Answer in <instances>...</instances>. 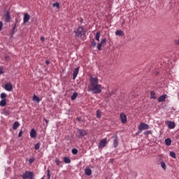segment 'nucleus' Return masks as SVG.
I'll return each instance as SVG.
<instances>
[{
	"mask_svg": "<svg viewBox=\"0 0 179 179\" xmlns=\"http://www.w3.org/2000/svg\"><path fill=\"white\" fill-rule=\"evenodd\" d=\"M19 127H20V124L19 122L16 121L13 123V129L16 130L17 128H19Z\"/></svg>",
	"mask_w": 179,
	"mask_h": 179,
	"instance_id": "f3484780",
	"label": "nucleus"
},
{
	"mask_svg": "<svg viewBox=\"0 0 179 179\" xmlns=\"http://www.w3.org/2000/svg\"><path fill=\"white\" fill-rule=\"evenodd\" d=\"M103 45L101 43H99L98 45H97V50L98 51H101V46Z\"/></svg>",
	"mask_w": 179,
	"mask_h": 179,
	"instance_id": "473e14b6",
	"label": "nucleus"
},
{
	"mask_svg": "<svg viewBox=\"0 0 179 179\" xmlns=\"http://www.w3.org/2000/svg\"><path fill=\"white\" fill-rule=\"evenodd\" d=\"M100 31H97L95 36V40H96V41H100Z\"/></svg>",
	"mask_w": 179,
	"mask_h": 179,
	"instance_id": "aec40b11",
	"label": "nucleus"
},
{
	"mask_svg": "<svg viewBox=\"0 0 179 179\" xmlns=\"http://www.w3.org/2000/svg\"><path fill=\"white\" fill-rule=\"evenodd\" d=\"M85 176H92V169L90 168H86L85 169Z\"/></svg>",
	"mask_w": 179,
	"mask_h": 179,
	"instance_id": "dca6fc26",
	"label": "nucleus"
},
{
	"mask_svg": "<svg viewBox=\"0 0 179 179\" xmlns=\"http://www.w3.org/2000/svg\"><path fill=\"white\" fill-rule=\"evenodd\" d=\"M45 41V38H44L43 36L41 37V41Z\"/></svg>",
	"mask_w": 179,
	"mask_h": 179,
	"instance_id": "49530a36",
	"label": "nucleus"
},
{
	"mask_svg": "<svg viewBox=\"0 0 179 179\" xmlns=\"http://www.w3.org/2000/svg\"><path fill=\"white\" fill-rule=\"evenodd\" d=\"M120 120L122 124H127V115L124 113L120 114Z\"/></svg>",
	"mask_w": 179,
	"mask_h": 179,
	"instance_id": "1a4fd4ad",
	"label": "nucleus"
},
{
	"mask_svg": "<svg viewBox=\"0 0 179 179\" xmlns=\"http://www.w3.org/2000/svg\"><path fill=\"white\" fill-rule=\"evenodd\" d=\"M161 166L163 168L164 170H166L167 169V166H166V163H164V162H162L161 163Z\"/></svg>",
	"mask_w": 179,
	"mask_h": 179,
	"instance_id": "c756f323",
	"label": "nucleus"
},
{
	"mask_svg": "<svg viewBox=\"0 0 179 179\" xmlns=\"http://www.w3.org/2000/svg\"><path fill=\"white\" fill-rule=\"evenodd\" d=\"M170 157H173V159H176V152L171 151L170 152Z\"/></svg>",
	"mask_w": 179,
	"mask_h": 179,
	"instance_id": "c85d7f7f",
	"label": "nucleus"
},
{
	"mask_svg": "<svg viewBox=\"0 0 179 179\" xmlns=\"http://www.w3.org/2000/svg\"><path fill=\"white\" fill-rule=\"evenodd\" d=\"M73 33H75V38L76 40H79V38H82V36H84V37L86 36V31H85V28L83 27H78L77 29L73 31Z\"/></svg>",
	"mask_w": 179,
	"mask_h": 179,
	"instance_id": "f03ea898",
	"label": "nucleus"
},
{
	"mask_svg": "<svg viewBox=\"0 0 179 179\" xmlns=\"http://www.w3.org/2000/svg\"><path fill=\"white\" fill-rule=\"evenodd\" d=\"M71 152L73 155H78V149L76 148H73Z\"/></svg>",
	"mask_w": 179,
	"mask_h": 179,
	"instance_id": "f704fd0d",
	"label": "nucleus"
},
{
	"mask_svg": "<svg viewBox=\"0 0 179 179\" xmlns=\"http://www.w3.org/2000/svg\"><path fill=\"white\" fill-rule=\"evenodd\" d=\"M50 169H48V170H47L48 179L51 178V174H50Z\"/></svg>",
	"mask_w": 179,
	"mask_h": 179,
	"instance_id": "c9c22d12",
	"label": "nucleus"
},
{
	"mask_svg": "<svg viewBox=\"0 0 179 179\" xmlns=\"http://www.w3.org/2000/svg\"><path fill=\"white\" fill-rule=\"evenodd\" d=\"M150 128V127H149V124L145 122H141L138 125V129H140V131H143V129H149Z\"/></svg>",
	"mask_w": 179,
	"mask_h": 179,
	"instance_id": "39448f33",
	"label": "nucleus"
},
{
	"mask_svg": "<svg viewBox=\"0 0 179 179\" xmlns=\"http://www.w3.org/2000/svg\"><path fill=\"white\" fill-rule=\"evenodd\" d=\"M6 22H10V13L9 11H6L5 15Z\"/></svg>",
	"mask_w": 179,
	"mask_h": 179,
	"instance_id": "2eb2a0df",
	"label": "nucleus"
},
{
	"mask_svg": "<svg viewBox=\"0 0 179 179\" xmlns=\"http://www.w3.org/2000/svg\"><path fill=\"white\" fill-rule=\"evenodd\" d=\"M33 100L34 101H36V103H40V98H38V96L36 95H34Z\"/></svg>",
	"mask_w": 179,
	"mask_h": 179,
	"instance_id": "393cba45",
	"label": "nucleus"
},
{
	"mask_svg": "<svg viewBox=\"0 0 179 179\" xmlns=\"http://www.w3.org/2000/svg\"><path fill=\"white\" fill-rule=\"evenodd\" d=\"M30 137L32 138H37V131H36V129H32L30 132Z\"/></svg>",
	"mask_w": 179,
	"mask_h": 179,
	"instance_id": "f8f14e48",
	"label": "nucleus"
},
{
	"mask_svg": "<svg viewBox=\"0 0 179 179\" xmlns=\"http://www.w3.org/2000/svg\"><path fill=\"white\" fill-rule=\"evenodd\" d=\"M55 162L56 163L57 166H61V164H62V162L58 158L55 159Z\"/></svg>",
	"mask_w": 179,
	"mask_h": 179,
	"instance_id": "b1692460",
	"label": "nucleus"
},
{
	"mask_svg": "<svg viewBox=\"0 0 179 179\" xmlns=\"http://www.w3.org/2000/svg\"><path fill=\"white\" fill-rule=\"evenodd\" d=\"M142 132V131H141V129H138V131L136 133V135H139V134H141Z\"/></svg>",
	"mask_w": 179,
	"mask_h": 179,
	"instance_id": "a18cd8bd",
	"label": "nucleus"
},
{
	"mask_svg": "<svg viewBox=\"0 0 179 179\" xmlns=\"http://www.w3.org/2000/svg\"><path fill=\"white\" fill-rule=\"evenodd\" d=\"M14 26H17V20H15V24Z\"/></svg>",
	"mask_w": 179,
	"mask_h": 179,
	"instance_id": "603ef678",
	"label": "nucleus"
},
{
	"mask_svg": "<svg viewBox=\"0 0 179 179\" xmlns=\"http://www.w3.org/2000/svg\"><path fill=\"white\" fill-rule=\"evenodd\" d=\"M22 134H23V131L20 130V131L18 134V137L20 138L22 136Z\"/></svg>",
	"mask_w": 179,
	"mask_h": 179,
	"instance_id": "79ce46f5",
	"label": "nucleus"
},
{
	"mask_svg": "<svg viewBox=\"0 0 179 179\" xmlns=\"http://www.w3.org/2000/svg\"><path fill=\"white\" fill-rule=\"evenodd\" d=\"M114 93H115L114 92H112L110 93V95L113 96V94H114Z\"/></svg>",
	"mask_w": 179,
	"mask_h": 179,
	"instance_id": "864d4df0",
	"label": "nucleus"
},
{
	"mask_svg": "<svg viewBox=\"0 0 179 179\" xmlns=\"http://www.w3.org/2000/svg\"><path fill=\"white\" fill-rule=\"evenodd\" d=\"M92 46L96 47V43H95L94 40H92Z\"/></svg>",
	"mask_w": 179,
	"mask_h": 179,
	"instance_id": "37998d69",
	"label": "nucleus"
},
{
	"mask_svg": "<svg viewBox=\"0 0 179 179\" xmlns=\"http://www.w3.org/2000/svg\"><path fill=\"white\" fill-rule=\"evenodd\" d=\"M78 97V92H74L71 96V100H75Z\"/></svg>",
	"mask_w": 179,
	"mask_h": 179,
	"instance_id": "a878e982",
	"label": "nucleus"
},
{
	"mask_svg": "<svg viewBox=\"0 0 179 179\" xmlns=\"http://www.w3.org/2000/svg\"><path fill=\"white\" fill-rule=\"evenodd\" d=\"M106 43H107V39L106 38H103L101 39V41L100 42L101 44H106Z\"/></svg>",
	"mask_w": 179,
	"mask_h": 179,
	"instance_id": "4c0bfd02",
	"label": "nucleus"
},
{
	"mask_svg": "<svg viewBox=\"0 0 179 179\" xmlns=\"http://www.w3.org/2000/svg\"><path fill=\"white\" fill-rule=\"evenodd\" d=\"M34 158H30L29 159V164H31V163H33L34 162Z\"/></svg>",
	"mask_w": 179,
	"mask_h": 179,
	"instance_id": "ea45409f",
	"label": "nucleus"
},
{
	"mask_svg": "<svg viewBox=\"0 0 179 179\" xmlns=\"http://www.w3.org/2000/svg\"><path fill=\"white\" fill-rule=\"evenodd\" d=\"M143 134L145 136L152 135V131L151 130L146 131L143 133Z\"/></svg>",
	"mask_w": 179,
	"mask_h": 179,
	"instance_id": "7c9ffc66",
	"label": "nucleus"
},
{
	"mask_svg": "<svg viewBox=\"0 0 179 179\" xmlns=\"http://www.w3.org/2000/svg\"><path fill=\"white\" fill-rule=\"evenodd\" d=\"M8 57H6V59H7Z\"/></svg>",
	"mask_w": 179,
	"mask_h": 179,
	"instance_id": "5fc2aeb1",
	"label": "nucleus"
},
{
	"mask_svg": "<svg viewBox=\"0 0 179 179\" xmlns=\"http://www.w3.org/2000/svg\"><path fill=\"white\" fill-rule=\"evenodd\" d=\"M29 20H30V15H29V13H25L24 15V23H27Z\"/></svg>",
	"mask_w": 179,
	"mask_h": 179,
	"instance_id": "ddd939ff",
	"label": "nucleus"
},
{
	"mask_svg": "<svg viewBox=\"0 0 179 179\" xmlns=\"http://www.w3.org/2000/svg\"><path fill=\"white\" fill-rule=\"evenodd\" d=\"M1 99H6V94L5 93H1L0 95Z\"/></svg>",
	"mask_w": 179,
	"mask_h": 179,
	"instance_id": "72a5a7b5",
	"label": "nucleus"
},
{
	"mask_svg": "<svg viewBox=\"0 0 179 179\" xmlns=\"http://www.w3.org/2000/svg\"><path fill=\"white\" fill-rule=\"evenodd\" d=\"M90 85L88 86L89 90L94 94L101 93V85L99 84V78L97 77L91 76L90 78Z\"/></svg>",
	"mask_w": 179,
	"mask_h": 179,
	"instance_id": "f257e3e1",
	"label": "nucleus"
},
{
	"mask_svg": "<svg viewBox=\"0 0 179 179\" xmlns=\"http://www.w3.org/2000/svg\"><path fill=\"white\" fill-rule=\"evenodd\" d=\"M5 106H6V99H2L0 101V106L1 107H5Z\"/></svg>",
	"mask_w": 179,
	"mask_h": 179,
	"instance_id": "412c9836",
	"label": "nucleus"
},
{
	"mask_svg": "<svg viewBox=\"0 0 179 179\" xmlns=\"http://www.w3.org/2000/svg\"><path fill=\"white\" fill-rule=\"evenodd\" d=\"M3 26V24L2 23L1 21H0V31L2 30Z\"/></svg>",
	"mask_w": 179,
	"mask_h": 179,
	"instance_id": "c03bdc74",
	"label": "nucleus"
},
{
	"mask_svg": "<svg viewBox=\"0 0 179 179\" xmlns=\"http://www.w3.org/2000/svg\"><path fill=\"white\" fill-rule=\"evenodd\" d=\"M106 145H107V138H103L99 141V148H106Z\"/></svg>",
	"mask_w": 179,
	"mask_h": 179,
	"instance_id": "423d86ee",
	"label": "nucleus"
},
{
	"mask_svg": "<svg viewBox=\"0 0 179 179\" xmlns=\"http://www.w3.org/2000/svg\"><path fill=\"white\" fill-rule=\"evenodd\" d=\"M116 36H124V31L122 30H117L115 32Z\"/></svg>",
	"mask_w": 179,
	"mask_h": 179,
	"instance_id": "4be33fe9",
	"label": "nucleus"
},
{
	"mask_svg": "<svg viewBox=\"0 0 179 179\" xmlns=\"http://www.w3.org/2000/svg\"><path fill=\"white\" fill-rule=\"evenodd\" d=\"M3 114L4 115H9L10 114V112L6 109L3 110Z\"/></svg>",
	"mask_w": 179,
	"mask_h": 179,
	"instance_id": "bb28decb",
	"label": "nucleus"
},
{
	"mask_svg": "<svg viewBox=\"0 0 179 179\" xmlns=\"http://www.w3.org/2000/svg\"><path fill=\"white\" fill-rule=\"evenodd\" d=\"M15 30H16V25H14L13 27V29H12V30H11L13 34H15Z\"/></svg>",
	"mask_w": 179,
	"mask_h": 179,
	"instance_id": "a19ab883",
	"label": "nucleus"
},
{
	"mask_svg": "<svg viewBox=\"0 0 179 179\" xmlns=\"http://www.w3.org/2000/svg\"><path fill=\"white\" fill-rule=\"evenodd\" d=\"M137 1H141V0H137Z\"/></svg>",
	"mask_w": 179,
	"mask_h": 179,
	"instance_id": "6e6d98bb",
	"label": "nucleus"
},
{
	"mask_svg": "<svg viewBox=\"0 0 179 179\" xmlns=\"http://www.w3.org/2000/svg\"><path fill=\"white\" fill-rule=\"evenodd\" d=\"M43 120L45 121V122L46 124V127H48V122H50V121L48 120H47L45 117L43 118Z\"/></svg>",
	"mask_w": 179,
	"mask_h": 179,
	"instance_id": "58836bf2",
	"label": "nucleus"
},
{
	"mask_svg": "<svg viewBox=\"0 0 179 179\" xmlns=\"http://www.w3.org/2000/svg\"><path fill=\"white\" fill-rule=\"evenodd\" d=\"M5 90L7 92H12V90L13 89V87L12 85V83H7L5 84V87H4Z\"/></svg>",
	"mask_w": 179,
	"mask_h": 179,
	"instance_id": "6e6552de",
	"label": "nucleus"
},
{
	"mask_svg": "<svg viewBox=\"0 0 179 179\" xmlns=\"http://www.w3.org/2000/svg\"><path fill=\"white\" fill-rule=\"evenodd\" d=\"M166 99H167V94H164L158 98L157 101L158 103H162L163 101H165Z\"/></svg>",
	"mask_w": 179,
	"mask_h": 179,
	"instance_id": "9d476101",
	"label": "nucleus"
},
{
	"mask_svg": "<svg viewBox=\"0 0 179 179\" xmlns=\"http://www.w3.org/2000/svg\"><path fill=\"white\" fill-rule=\"evenodd\" d=\"M45 64L46 65H50V60H46Z\"/></svg>",
	"mask_w": 179,
	"mask_h": 179,
	"instance_id": "8fccbe9b",
	"label": "nucleus"
},
{
	"mask_svg": "<svg viewBox=\"0 0 179 179\" xmlns=\"http://www.w3.org/2000/svg\"><path fill=\"white\" fill-rule=\"evenodd\" d=\"M165 144L166 145V146H170L171 145V138H168L165 139Z\"/></svg>",
	"mask_w": 179,
	"mask_h": 179,
	"instance_id": "6ab92c4d",
	"label": "nucleus"
},
{
	"mask_svg": "<svg viewBox=\"0 0 179 179\" xmlns=\"http://www.w3.org/2000/svg\"><path fill=\"white\" fill-rule=\"evenodd\" d=\"M2 73H3V71H2L1 69H0V75H2Z\"/></svg>",
	"mask_w": 179,
	"mask_h": 179,
	"instance_id": "3c124183",
	"label": "nucleus"
},
{
	"mask_svg": "<svg viewBox=\"0 0 179 179\" xmlns=\"http://www.w3.org/2000/svg\"><path fill=\"white\" fill-rule=\"evenodd\" d=\"M77 120L80 122L82 121V117H77Z\"/></svg>",
	"mask_w": 179,
	"mask_h": 179,
	"instance_id": "09e8293b",
	"label": "nucleus"
},
{
	"mask_svg": "<svg viewBox=\"0 0 179 179\" xmlns=\"http://www.w3.org/2000/svg\"><path fill=\"white\" fill-rule=\"evenodd\" d=\"M78 73H79V67H76L73 71V80H75L76 79V76H78Z\"/></svg>",
	"mask_w": 179,
	"mask_h": 179,
	"instance_id": "9b49d317",
	"label": "nucleus"
},
{
	"mask_svg": "<svg viewBox=\"0 0 179 179\" xmlns=\"http://www.w3.org/2000/svg\"><path fill=\"white\" fill-rule=\"evenodd\" d=\"M176 44H177V45H179V38H178V40H176L175 41Z\"/></svg>",
	"mask_w": 179,
	"mask_h": 179,
	"instance_id": "de8ad7c7",
	"label": "nucleus"
},
{
	"mask_svg": "<svg viewBox=\"0 0 179 179\" xmlns=\"http://www.w3.org/2000/svg\"><path fill=\"white\" fill-rule=\"evenodd\" d=\"M96 117L97 118H101V112L100 110L96 111Z\"/></svg>",
	"mask_w": 179,
	"mask_h": 179,
	"instance_id": "2f4dec72",
	"label": "nucleus"
},
{
	"mask_svg": "<svg viewBox=\"0 0 179 179\" xmlns=\"http://www.w3.org/2000/svg\"><path fill=\"white\" fill-rule=\"evenodd\" d=\"M34 173H33V171H25V173H24L22 175V177L23 179H35L34 177Z\"/></svg>",
	"mask_w": 179,
	"mask_h": 179,
	"instance_id": "7ed1b4c3",
	"label": "nucleus"
},
{
	"mask_svg": "<svg viewBox=\"0 0 179 179\" xmlns=\"http://www.w3.org/2000/svg\"><path fill=\"white\" fill-rule=\"evenodd\" d=\"M166 125H168V128L169 129H174V128H176V123L174 122L167 120L166 122Z\"/></svg>",
	"mask_w": 179,
	"mask_h": 179,
	"instance_id": "0eeeda50",
	"label": "nucleus"
},
{
	"mask_svg": "<svg viewBox=\"0 0 179 179\" xmlns=\"http://www.w3.org/2000/svg\"><path fill=\"white\" fill-rule=\"evenodd\" d=\"M150 99H153L154 100H156V92L155 91H151L150 92Z\"/></svg>",
	"mask_w": 179,
	"mask_h": 179,
	"instance_id": "a211bd4d",
	"label": "nucleus"
},
{
	"mask_svg": "<svg viewBox=\"0 0 179 179\" xmlns=\"http://www.w3.org/2000/svg\"><path fill=\"white\" fill-rule=\"evenodd\" d=\"M78 139H80L81 138H83V136H86V135H87V132L86 131V130H83L82 129H78Z\"/></svg>",
	"mask_w": 179,
	"mask_h": 179,
	"instance_id": "20e7f679",
	"label": "nucleus"
},
{
	"mask_svg": "<svg viewBox=\"0 0 179 179\" xmlns=\"http://www.w3.org/2000/svg\"><path fill=\"white\" fill-rule=\"evenodd\" d=\"M53 8H59V3H55L52 4Z\"/></svg>",
	"mask_w": 179,
	"mask_h": 179,
	"instance_id": "e433bc0d",
	"label": "nucleus"
},
{
	"mask_svg": "<svg viewBox=\"0 0 179 179\" xmlns=\"http://www.w3.org/2000/svg\"><path fill=\"white\" fill-rule=\"evenodd\" d=\"M64 163H66V164H69L71 163V159L68 157H64Z\"/></svg>",
	"mask_w": 179,
	"mask_h": 179,
	"instance_id": "5701e85b",
	"label": "nucleus"
},
{
	"mask_svg": "<svg viewBox=\"0 0 179 179\" xmlns=\"http://www.w3.org/2000/svg\"><path fill=\"white\" fill-rule=\"evenodd\" d=\"M40 145H41L40 143H37L35 145V146H34L35 150H38V149H40Z\"/></svg>",
	"mask_w": 179,
	"mask_h": 179,
	"instance_id": "cd10ccee",
	"label": "nucleus"
},
{
	"mask_svg": "<svg viewBox=\"0 0 179 179\" xmlns=\"http://www.w3.org/2000/svg\"><path fill=\"white\" fill-rule=\"evenodd\" d=\"M113 138H114V140H113L114 148H117V146H118V136L116 134Z\"/></svg>",
	"mask_w": 179,
	"mask_h": 179,
	"instance_id": "4468645a",
	"label": "nucleus"
}]
</instances>
